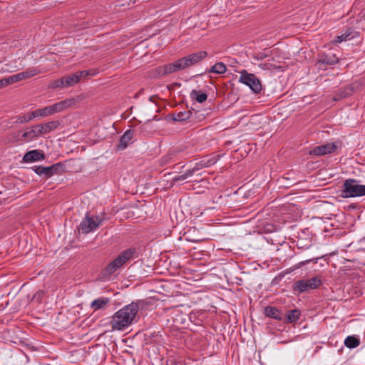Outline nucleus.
I'll list each match as a JSON object with an SVG mask.
<instances>
[{"label": "nucleus", "instance_id": "nucleus-1", "mask_svg": "<svg viewBox=\"0 0 365 365\" xmlns=\"http://www.w3.org/2000/svg\"><path fill=\"white\" fill-rule=\"evenodd\" d=\"M147 306L148 303L144 300H137L124 306L113 315L110 322L112 329L123 331L127 329Z\"/></svg>", "mask_w": 365, "mask_h": 365}, {"label": "nucleus", "instance_id": "nucleus-2", "mask_svg": "<svg viewBox=\"0 0 365 365\" xmlns=\"http://www.w3.org/2000/svg\"><path fill=\"white\" fill-rule=\"evenodd\" d=\"M207 55V53L204 51H198L191 53L183 58L178 59L173 63L167 64L163 67V74L166 75L178 71H181L189 68L202 59Z\"/></svg>", "mask_w": 365, "mask_h": 365}, {"label": "nucleus", "instance_id": "nucleus-3", "mask_svg": "<svg viewBox=\"0 0 365 365\" xmlns=\"http://www.w3.org/2000/svg\"><path fill=\"white\" fill-rule=\"evenodd\" d=\"M135 250L129 248L122 251L113 261L105 268L104 272L106 275H111L117 272L126 263L134 258Z\"/></svg>", "mask_w": 365, "mask_h": 365}, {"label": "nucleus", "instance_id": "nucleus-4", "mask_svg": "<svg viewBox=\"0 0 365 365\" xmlns=\"http://www.w3.org/2000/svg\"><path fill=\"white\" fill-rule=\"evenodd\" d=\"M73 104V100L66 99L57 102L51 106L38 108L34 110L36 118H46L50 115H53L56 113H61L69 108Z\"/></svg>", "mask_w": 365, "mask_h": 365}, {"label": "nucleus", "instance_id": "nucleus-5", "mask_svg": "<svg viewBox=\"0 0 365 365\" xmlns=\"http://www.w3.org/2000/svg\"><path fill=\"white\" fill-rule=\"evenodd\" d=\"M365 195V185L359 184L353 178L346 179L343 184L341 196L343 197H356Z\"/></svg>", "mask_w": 365, "mask_h": 365}, {"label": "nucleus", "instance_id": "nucleus-6", "mask_svg": "<svg viewBox=\"0 0 365 365\" xmlns=\"http://www.w3.org/2000/svg\"><path fill=\"white\" fill-rule=\"evenodd\" d=\"M240 76L238 81L247 86L254 93H259L262 91V84L260 81L253 73H248L243 69L239 71Z\"/></svg>", "mask_w": 365, "mask_h": 365}, {"label": "nucleus", "instance_id": "nucleus-7", "mask_svg": "<svg viewBox=\"0 0 365 365\" xmlns=\"http://www.w3.org/2000/svg\"><path fill=\"white\" fill-rule=\"evenodd\" d=\"M41 136L37 124L25 129L21 133L14 135L13 142L20 143L31 142Z\"/></svg>", "mask_w": 365, "mask_h": 365}, {"label": "nucleus", "instance_id": "nucleus-8", "mask_svg": "<svg viewBox=\"0 0 365 365\" xmlns=\"http://www.w3.org/2000/svg\"><path fill=\"white\" fill-rule=\"evenodd\" d=\"M322 284V279L319 277H314L309 279L299 280L294 282L293 289L296 292L302 293L310 289H315Z\"/></svg>", "mask_w": 365, "mask_h": 365}, {"label": "nucleus", "instance_id": "nucleus-9", "mask_svg": "<svg viewBox=\"0 0 365 365\" xmlns=\"http://www.w3.org/2000/svg\"><path fill=\"white\" fill-rule=\"evenodd\" d=\"M103 220L98 216L86 215L81 221L78 230L84 234L94 232L101 225Z\"/></svg>", "mask_w": 365, "mask_h": 365}, {"label": "nucleus", "instance_id": "nucleus-10", "mask_svg": "<svg viewBox=\"0 0 365 365\" xmlns=\"http://www.w3.org/2000/svg\"><path fill=\"white\" fill-rule=\"evenodd\" d=\"M334 143H327L324 145L314 147L309 153L313 155L320 156L333 153L336 149Z\"/></svg>", "mask_w": 365, "mask_h": 365}, {"label": "nucleus", "instance_id": "nucleus-11", "mask_svg": "<svg viewBox=\"0 0 365 365\" xmlns=\"http://www.w3.org/2000/svg\"><path fill=\"white\" fill-rule=\"evenodd\" d=\"M61 125L59 120H51L45 123L37 124L41 135H46L56 130Z\"/></svg>", "mask_w": 365, "mask_h": 365}, {"label": "nucleus", "instance_id": "nucleus-12", "mask_svg": "<svg viewBox=\"0 0 365 365\" xmlns=\"http://www.w3.org/2000/svg\"><path fill=\"white\" fill-rule=\"evenodd\" d=\"M44 154L41 150H33L27 152L24 155L23 160L26 163H31L42 160L44 159Z\"/></svg>", "mask_w": 365, "mask_h": 365}, {"label": "nucleus", "instance_id": "nucleus-13", "mask_svg": "<svg viewBox=\"0 0 365 365\" xmlns=\"http://www.w3.org/2000/svg\"><path fill=\"white\" fill-rule=\"evenodd\" d=\"M40 73V71H38L37 68H29L25 71L19 73L17 74H15L13 76L15 83L27 79L31 77H34L36 75H38Z\"/></svg>", "mask_w": 365, "mask_h": 365}, {"label": "nucleus", "instance_id": "nucleus-14", "mask_svg": "<svg viewBox=\"0 0 365 365\" xmlns=\"http://www.w3.org/2000/svg\"><path fill=\"white\" fill-rule=\"evenodd\" d=\"M56 170L57 168L56 165L48 167L38 166L35 169L36 173L38 175H43L46 178L53 175Z\"/></svg>", "mask_w": 365, "mask_h": 365}, {"label": "nucleus", "instance_id": "nucleus-15", "mask_svg": "<svg viewBox=\"0 0 365 365\" xmlns=\"http://www.w3.org/2000/svg\"><path fill=\"white\" fill-rule=\"evenodd\" d=\"M337 62L338 58L332 53L324 54L319 61V64H326L329 66L334 65Z\"/></svg>", "mask_w": 365, "mask_h": 365}, {"label": "nucleus", "instance_id": "nucleus-16", "mask_svg": "<svg viewBox=\"0 0 365 365\" xmlns=\"http://www.w3.org/2000/svg\"><path fill=\"white\" fill-rule=\"evenodd\" d=\"M133 130H128L120 138V149H125L128 145L131 142L133 138Z\"/></svg>", "mask_w": 365, "mask_h": 365}, {"label": "nucleus", "instance_id": "nucleus-17", "mask_svg": "<svg viewBox=\"0 0 365 365\" xmlns=\"http://www.w3.org/2000/svg\"><path fill=\"white\" fill-rule=\"evenodd\" d=\"M109 299L108 298L100 297L93 300L91 304V309L93 311L103 309L108 304Z\"/></svg>", "mask_w": 365, "mask_h": 365}, {"label": "nucleus", "instance_id": "nucleus-18", "mask_svg": "<svg viewBox=\"0 0 365 365\" xmlns=\"http://www.w3.org/2000/svg\"><path fill=\"white\" fill-rule=\"evenodd\" d=\"M264 313L265 315L268 317L277 320L282 319V314L281 313V312L273 307H267L264 309Z\"/></svg>", "mask_w": 365, "mask_h": 365}, {"label": "nucleus", "instance_id": "nucleus-19", "mask_svg": "<svg viewBox=\"0 0 365 365\" xmlns=\"http://www.w3.org/2000/svg\"><path fill=\"white\" fill-rule=\"evenodd\" d=\"M34 118H36V115L34 110L31 113L16 116L15 118V123L19 124L25 123L31 121Z\"/></svg>", "mask_w": 365, "mask_h": 365}, {"label": "nucleus", "instance_id": "nucleus-20", "mask_svg": "<svg viewBox=\"0 0 365 365\" xmlns=\"http://www.w3.org/2000/svg\"><path fill=\"white\" fill-rule=\"evenodd\" d=\"M259 66L263 70H269V71H274V70L282 71L284 68L283 66L276 65L274 63L273 59L269 60L267 62L260 63L259 65Z\"/></svg>", "mask_w": 365, "mask_h": 365}, {"label": "nucleus", "instance_id": "nucleus-21", "mask_svg": "<svg viewBox=\"0 0 365 365\" xmlns=\"http://www.w3.org/2000/svg\"><path fill=\"white\" fill-rule=\"evenodd\" d=\"M220 156L216 155H212L204 158L200 160V165L201 167H210L215 164L219 160Z\"/></svg>", "mask_w": 365, "mask_h": 365}, {"label": "nucleus", "instance_id": "nucleus-22", "mask_svg": "<svg viewBox=\"0 0 365 365\" xmlns=\"http://www.w3.org/2000/svg\"><path fill=\"white\" fill-rule=\"evenodd\" d=\"M63 80L65 88L72 86L79 82L76 73L72 75L63 76Z\"/></svg>", "mask_w": 365, "mask_h": 365}, {"label": "nucleus", "instance_id": "nucleus-23", "mask_svg": "<svg viewBox=\"0 0 365 365\" xmlns=\"http://www.w3.org/2000/svg\"><path fill=\"white\" fill-rule=\"evenodd\" d=\"M190 96L192 98L200 103L205 102L207 98V96L205 93L196 90L192 91Z\"/></svg>", "mask_w": 365, "mask_h": 365}, {"label": "nucleus", "instance_id": "nucleus-24", "mask_svg": "<svg viewBox=\"0 0 365 365\" xmlns=\"http://www.w3.org/2000/svg\"><path fill=\"white\" fill-rule=\"evenodd\" d=\"M360 344L359 339L354 336H349L344 340V344L346 347L354 349Z\"/></svg>", "mask_w": 365, "mask_h": 365}, {"label": "nucleus", "instance_id": "nucleus-25", "mask_svg": "<svg viewBox=\"0 0 365 365\" xmlns=\"http://www.w3.org/2000/svg\"><path fill=\"white\" fill-rule=\"evenodd\" d=\"M226 69V66L223 63L219 62L212 66L210 72L217 74H222L225 73Z\"/></svg>", "mask_w": 365, "mask_h": 365}, {"label": "nucleus", "instance_id": "nucleus-26", "mask_svg": "<svg viewBox=\"0 0 365 365\" xmlns=\"http://www.w3.org/2000/svg\"><path fill=\"white\" fill-rule=\"evenodd\" d=\"M191 113L190 111L179 112L173 117L175 121H185L190 118Z\"/></svg>", "mask_w": 365, "mask_h": 365}, {"label": "nucleus", "instance_id": "nucleus-27", "mask_svg": "<svg viewBox=\"0 0 365 365\" xmlns=\"http://www.w3.org/2000/svg\"><path fill=\"white\" fill-rule=\"evenodd\" d=\"M299 312L297 309H292L287 314V319L289 322H294L299 319Z\"/></svg>", "mask_w": 365, "mask_h": 365}, {"label": "nucleus", "instance_id": "nucleus-28", "mask_svg": "<svg viewBox=\"0 0 365 365\" xmlns=\"http://www.w3.org/2000/svg\"><path fill=\"white\" fill-rule=\"evenodd\" d=\"M195 169L189 170L186 171L184 174L175 177L173 178V180L174 181L185 180L187 178L192 176L194 175V173H195Z\"/></svg>", "mask_w": 365, "mask_h": 365}, {"label": "nucleus", "instance_id": "nucleus-29", "mask_svg": "<svg viewBox=\"0 0 365 365\" xmlns=\"http://www.w3.org/2000/svg\"><path fill=\"white\" fill-rule=\"evenodd\" d=\"M49 88L55 89L58 88H65L63 85V78L59 79H56L53 81H51L48 85Z\"/></svg>", "mask_w": 365, "mask_h": 365}, {"label": "nucleus", "instance_id": "nucleus-30", "mask_svg": "<svg viewBox=\"0 0 365 365\" xmlns=\"http://www.w3.org/2000/svg\"><path fill=\"white\" fill-rule=\"evenodd\" d=\"M349 34H343L340 36H337L335 39V42L336 43H341L342 41H347L349 38Z\"/></svg>", "mask_w": 365, "mask_h": 365}, {"label": "nucleus", "instance_id": "nucleus-31", "mask_svg": "<svg viewBox=\"0 0 365 365\" xmlns=\"http://www.w3.org/2000/svg\"><path fill=\"white\" fill-rule=\"evenodd\" d=\"M76 76H78V81L81 80L82 78H85L89 75H91L90 71H81L76 73Z\"/></svg>", "mask_w": 365, "mask_h": 365}, {"label": "nucleus", "instance_id": "nucleus-32", "mask_svg": "<svg viewBox=\"0 0 365 365\" xmlns=\"http://www.w3.org/2000/svg\"><path fill=\"white\" fill-rule=\"evenodd\" d=\"M2 81L4 82V87L15 83L14 79L12 76H9L8 78H2Z\"/></svg>", "mask_w": 365, "mask_h": 365}, {"label": "nucleus", "instance_id": "nucleus-33", "mask_svg": "<svg viewBox=\"0 0 365 365\" xmlns=\"http://www.w3.org/2000/svg\"><path fill=\"white\" fill-rule=\"evenodd\" d=\"M4 82L2 81V79H0V89L4 88Z\"/></svg>", "mask_w": 365, "mask_h": 365}, {"label": "nucleus", "instance_id": "nucleus-34", "mask_svg": "<svg viewBox=\"0 0 365 365\" xmlns=\"http://www.w3.org/2000/svg\"><path fill=\"white\" fill-rule=\"evenodd\" d=\"M312 260H307V261H305L304 262H302V264H305L309 263V262H312Z\"/></svg>", "mask_w": 365, "mask_h": 365}, {"label": "nucleus", "instance_id": "nucleus-35", "mask_svg": "<svg viewBox=\"0 0 365 365\" xmlns=\"http://www.w3.org/2000/svg\"><path fill=\"white\" fill-rule=\"evenodd\" d=\"M318 259H319V258H317V259H315V261H314V262H317Z\"/></svg>", "mask_w": 365, "mask_h": 365}, {"label": "nucleus", "instance_id": "nucleus-36", "mask_svg": "<svg viewBox=\"0 0 365 365\" xmlns=\"http://www.w3.org/2000/svg\"><path fill=\"white\" fill-rule=\"evenodd\" d=\"M5 71H11L10 70H9V69H7V68H6V69H5Z\"/></svg>", "mask_w": 365, "mask_h": 365}]
</instances>
